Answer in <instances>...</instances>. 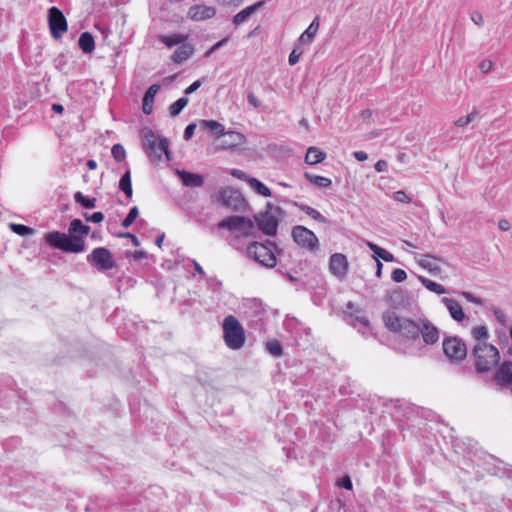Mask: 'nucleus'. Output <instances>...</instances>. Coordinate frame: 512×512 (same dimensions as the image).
Masks as SVG:
<instances>
[{
  "label": "nucleus",
  "mask_w": 512,
  "mask_h": 512,
  "mask_svg": "<svg viewBox=\"0 0 512 512\" xmlns=\"http://www.w3.org/2000/svg\"><path fill=\"white\" fill-rule=\"evenodd\" d=\"M90 232V227L85 225L80 219H73L68 228V234L53 231L45 235L46 243L65 253H82L86 249V243L83 237Z\"/></svg>",
  "instance_id": "obj_1"
},
{
  "label": "nucleus",
  "mask_w": 512,
  "mask_h": 512,
  "mask_svg": "<svg viewBox=\"0 0 512 512\" xmlns=\"http://www.w3.org/2000/svg\"><path fill=\"white\" fill-rule=\"evenodd\" d=\"M382 319L385 327L393 333L399 334L407 341H417L419 339V331L421 325V317L413 320L407 317H400L392 310L384 311Z\"/></svg>",
  "instance_id": "obj_2"
},
{
  "label": "nucleus",
  "mask_w": 512,
  "mask_h": 512,
  "mask_svg": "<svg viewBox=\"0 0 512 512\" xmlns=\"http://www.w3.org/2000/svg\"><path fill=\"white\" fill-rule=\"evenodd\" d=\"M477 373H484L496 367L500 361L498 349L487 342H477L472 350Z\"/></svg>",
  "instance_id": "obj_3"
},
{
  "label": "nucleus",
  "mask_w": 512,
  "mask_h": 512,
  "mask_svg": "<svg viewBox=\"0 0 512 512\" xmlns=\"http://www.w3.org/2000/svg\"><path fill=\"white\" fill-rule=\"evenodd\" d=\"M272 247L276 248V243L269 240L266 243L252 242L248 245L246 253L249 258L262 266L274 268L277 264V259L272 251Z\"/></svg>",
  "instance_id": "obj_4"
},
{
  "label": "nucleus",
  "mask_w": 512,
  "mask_h": 512,
  "mask_svg": "<svg viewBox=\"0 0 512 512\" xmlns=\"http://www.w3.org/2000/svg\"><path fill=\"white\" fill-rule=\"evenodd\" d=\"M223 333L227 347L232 350H238L243 347L245 343V331L235 316L229 315L224 319Z\"/></svg>",
  "instance_id": "obj_5"
},
{
  "label": "nucleus",
  "mask_w": 512,
  "mask_h": 512,
  "mask_svg": "<svg viewBox=\"0 0 512 512\" xmlns=\"http://www.w3.org/2000/svg\"><path fill=\"white\" fill-rule=\"evenodd\" d=\"M143 149L150 157L161 159L162 154H165L167 159L170 160L169 142L167 138L157 139L154 132L149 128L142 130Z\"/></svg>",
  "instance_id": "obj_6"
},
{
  "label": "nucleus",
  "mask_w": 512,
  "mask_h": 512,
  "mask_svg": "<svg viewBox=\"0 0 512 512\" xmlns=\"http://www.w3.org/2000/svg\"><path fill=\"white\" fill-rule=\"evenodd\" d=\"M218 205L235 212H242L246 209L248 203L240 191L227 186L221 188L216 194Z\"/></svg>",
  "instance_id": "obj_7"
},
{
  "label": "nucleus",
  "mask_w": 512,
  "mask_h": 512,
  "mask_svg": "<svg viewBox=\"0 0 512 512\" xmlns=\"http://www.w3.org/2000/svg\"><path fill=\"white\" fill-rule=\"evenodd\" d=\"M282 213V209L278 206L274 207L272 204H267V210L258 216H255V221L259 229L268 236H275L279 220L277 214Z\"/></svg>",
  "instance_id": "obj_8"
},
{
  "label": "nucleus",
  "mask_w": 512,
  "mask_h": 512,
  "mask_svg": "<svg viewBox=\"0 0 512 512\" xmlns=\"http://www.w3.org/2000/svg\"><path fill=\"white\" fill-rule=\"evenodd\" d=\"M218 228L238 231L245 237L253 236L255 230L254 222L251 219L238 215L222 219L218 223Z\"/></svg>",
  "instance_id": "obj_9"
},
{
  "label": "nucleus",
  "mask_w": 512,
  "mask_h": 512,
  "mask_svg": "<svg viewBox=\"0 0 512 512\" xmlns=\"http://www.w3.org/2000/svg\"><path fill=\"white\" fill-rule=\"evenodd\" d=\"M442 348L445 356L450 361L459 362L467 356V346L465 342L457 336L444 337Z\"/></svg>",
  "instance_id": "obj_10"
},
{
  "label": "nucleus",
  "mask_w": 512,
  "mask_h": 512,
  "mask_svg": "<svg viewBox=\"0 0 512 512\" xmlns=\"http://www.w3.org/2000/svg\"><path fill=\"white\" fill-rule=\"evenodd\" d=\"M291 236L295 243L301 248L309 251L319 249V240L315 233L302 225H296L292 228Z\"/></svg>",
  "instance_id": "obj_11"
},
{
  "label": "nucleus",
  "mask_w": 512,
  "mask_h": 512,
  "mask_svg": "<svg viewBox=\"0 0 512 512\" xmlns=\"http://www.w3.org/2000/svg\"><path fill=\"white\" fill-rule=\"evenodd\" d=\"M87 261L99 271H107L116 267L112 253L105 247H97L87 256Z\"/></svg>",
  "instance_id": "obj_12"
},
{
  "label": "nucleus",
  "mask_w": 512,
  "mask_h": 512,
  "mask_svg": "<svg viewBox=\"0 0 512 512\" xmlns=\"http://www.w3.org/2000/svg\"><path fill=\"white\" fill-rule=\"evenodd\" d=\"M48 25L51 36L54 39H60L68 30V23L63 12L56 6L48 9Z\"/></svg>",
  "instance_id": "obj_13"
},
{
  "label": "nucleus",
  "mask_w": 512,
  "mask_h": 512,
  "mask_svg": "<svg viewBox=\"0 0 512 512\" xmlns=\"http://www.w3.org/2000/svg\"><path fill=\"white\" fill-rule=\"evenodd\" d=\"M389 304L395 308L411 309L416 304L414 298L406 290L397 288L388 294Z\"/></svg>",
  "instance_id": "obj_14"
},
{
  "label": "nucleus",
  "mask_w": 512,
  "mask_h": 512,
  "mask_svg": "<svg viewBox=\"0 0 512 512\" xmlns=\"http://www.w3.org/2000/svg\"><path fill=\"white\" fill-rule=\"evenodd\" d=\"M492 380L499 390L510 387L512 385V362L504 361L496 370Z\"/></svg>",
  "instance_id": "obj_15"
},
{
  "label": "nucleus",
  "mask_w": 512,
  "mask_h": 512,
  "mask_svg": "<svg viewBox=\"0 0 512 512\" xmlns=\"http://www.w3.org/2000/svg\"><path fill=\"white\" fill-rule=\"evenodd\" d=\"M420 336L426 345H434L439 341L440 330L426 317H421Z\"/></svg>",
  "instance_id": "obj_16"
},
{
  "label": "nucleus",
  "mask_w": 512,
  "mask_h": 512,
  "mask_svg": "<svg viewBox=\"0 0 512 512\" xmlns=\"http://www.w3.org/2000/svg\"><path fill=\"white\" fill-rule=\"evenodd\" d=\"M329 270L331 274L339 279H343L348 272V260L342 253H334L330 256Z\"/></svg>",
  "instance_id": "obj_17"
},
{
  "label": "nucleus",
  "mask_w": 512,
  "mask_h": 512,
  "mask_svg": "<svg viewBox=\"0 0 512 512\" xmlns=\"http://www.w3.org/2000/svg\"><path fill=\"white\" fill-rule=\"evenodd\" d=\"M216 15V8L203 4L192 5L188 10V17L193 21H204Z\"/></svg>",
  "instance_id": "obj_18"
},
{
  "label": "nucleus",
  "mask_w": 512,
  "mask_h": 512,
  "mask_svg": "<svg viewBox=\"0 0 512 512\" xmlns=\"http://www.w3.org/2000/svg\"><path fill=\"white\" fill-rule=\"evenodd\" d=\"M177 176L186 187H201L204 184V177L197 173H192L186 170H177Z\"/></svg>",
  "instance_id": "obj_19"
},
{
  "label": "nucleus",
  "mask_w": 512,
  "mask_h": 512,
  "mask_svg": "<svg viewBox=\"0 0 512 512\" xmlns=\"http://www.w3.org/2000/svg\"><path fill=\"white\" fill-rule=\"evenodd\" d=\"M441 301L455 321L462 322L464 320L465 313L463 312L461 305L455 299L445 297L442 298Z\"/></svg>",
  "instance_id": "obj_20"
},
{
  "label": "nucleus",
  "mask_w": 512,
  "mask_h": 512,
  "mask_svg": "<svg viewBox=\"0 0 512 512\" xmlns=\"http://www.w3.org/2000/svg\"><path fill=\"white\" fill-rule=\"evenodd\" d=\"M159 89H160V85L153 84L145 92V94L143 96V101H142V111L146 115H150L153 112V104H154L155 95L157 94Z\"/></svg>",
  "instance_id": "obj_21"
},
{
  "label": "nucleus",
  "mask_w": 512,
  "mask_h": 512,
  "mask_svg": "<svg viewBox=\"0 0 512 512\" xmlns=\"http://www.w3.org/2000/svg\"><path fill=\"white\" fill-rule=\"evenodd\" d=\"M319 26H320V17L316 16L312 20V22L310 23L308 28L300 35V37L298 39V42L300 44H310V43H312L314 38H315V36H316V34H317Z\"/></svg>",
  "instance_id": "obj_22"
},
{
  "label": "nucleus",
  "mask_w": 512,
  "mask_h": 512,
  "mask_svg": "<svg viewBox=\"0 0 512 512\" xmlns=\"http://www.w3.org/2000/svg\"><path fill=\"white\" fill-rule=\"evenodd\" d=\"M350 324L363 335L367 336L371 332L370 321L366 316L349 314Z\"/></svg>",
  "instance_id": "obj_23"
},
{
  "label": "nucleus",
  "mask_w": 512,
  "mask_h": 512,
  "mask_svg": "<svg viewBox=\"0 0 512 512\" xmlns=\"http://www.w3.org/2000/svg\"><path fill=\"white\" fill-rule=\"evenodd\" d=\"M263 4V1H259L244 8L233 17V24L238 26L247 21L252 14H254L260 7L263 6Z\"/></svg>",
  "instance_id": "obj_24"
},
{
  "label": "nucleus",
  "mask_w": 512,
  "mask_h": 512,
  "mask_svg": "<svg viewBox=\"0 0 512 512\" xmlns=\"http://www.w3.org/2000/svg\"><path fill=\"white\" fill-rule=\"evenodd\" d=\"M194 52L191 44L182 43L173 53L171 59L174 63L180 64L186 61Z\"/></svg>",
  "instance_id": "obj_25"
},
{
  "label": "nucleus",
  "mask_w": 512,
  "mask_h": 512,
  "mask_svg": "<svg viewBox=\"0 0 512 512\" xmlns=\"http://www.w3.org/2000/svg\"><path fill=\"white\" fill-rule=\"evenodd\" d=\"M199 128L203 131H209L213 135L222 136L225 135L224 126L215 120H201L199 122Z\"/></svg>",
  "instance_id": "obj_26"
},
{
  "label": "nucleus",
  "mask_w": 512,
  "mask_h": 512,
  "mask_svg": "<svg viewBox=\"0 0 512 512\" xmlns=\"http://www.w3.org/2000/svg\"><path fill=\"white\" fill-rule=\"evenodd\" d=\"M78 46L85 54H90L95 50V40L90 32H83L79 36Z\"/></svg>",
  "instance_id": "obj_27"
},
{
  "label": "nucleus",
  "mask_w": 512,
  "mask_h": 512,
  "mask_svg": "<svg viewBox=\"0 0 512 512\" xmlns=\"http://www.w3.org/2000/svg\"><path fill=\"white\" fill-rule=\"evenodd\" d=\"M326 158V153L317 147H309L305 155V163L308 165H316Z\"/></svg>",
  "instance_id": "obj_28"
},
{
  "label": "nucleus",
  "mask_w": 512,
  "mask_h": 512,
  "mask_svg": "<svg viewBox=\"0 0 512 512\" xmlns=\"http://www.w3.org/2000/svg\"><path fill=\"white\" fill-rule=\"evenodd\" d=\"M369 249L374 253L373 258L377 262V260L382 259L385 262H393L395 260L392 253L388 252L384 248L378 246L375 243L368 242L367 243Z\"/></svg>",
  "instance_id": "obj_29"
},
{
  "label": "nucleus",
  "mask_w": 512,
  "mask_h": 512,
  "mask_svg": "<svg viewBox=\"0 0 512 512\" xmlns=\"http://www.w3.org/2000/svg\"><path fill=\"white\" fill-rule=\"evenodd\" d=\"M294 205L298 207L301 211L306 213L308 216H310L312 219L323 224L328 223V220L319 211L308 206L307 204L295 202Z\"/></svg>",
  "instance_id": "obj_30"
},
{
  "label": "nucleus",
  "mask_w": 512,
  "mask_h": 512,
  "mask_svg": "<svg viewBox=\"0 0 512 512\" xmlns=\"http://www.w3.org/2000/svg\"><path fill=\"white\" fill-rule=\"evenodd\" d=\"M119 189L126 195L127 198H131L133 195V188L131 183V172L128 169L120 178Z\"/></svg>",
  "instance_id": "obj_31"
},
{
  "label": "nucleus",
  "mask_w": 512,
  "mask_h": 512,
  "mask_svg": "<svg viewBox=\"0 0 512 512\" xmlns=\"http://www.w3.org/2000/svg\"><path fill=\"white\" fill-rule=\"evenodd\" d=\"M304 177L309 182L313 183L314 185H316V186H318L320 188H329L332 185V180L330 178H327V177H324V176L315 175V174L310 173V172H305L304 173Z\"/></svg>",
  "instance_id": "obj_32"
},
{
  "label": "nucleus",
  "mask_w": 512,
  "mask_h": 512,
  "mask_svg": "<svg viewBox=\"0 0 512 512\" xmlns=\"http://www.w3.org/2000/svg\"><path fill=\"white\" fill-rule=\"evenodd\" d=\"M248 184L253 190L264 197H270L272 195L271 190L257 178L252 177L248 179Z\"/></svg>",
  "instance_id": "obj_33"
},
{
  "label": "nucleus",
  "mask_w": 512,
  "mask_h": 512,
  "mask_svg": "<svg viewBox=\"0 0 512 512\" xmlns=\"http://www.w3.org/2000/svg\"><path fill=\"white\" fill-rule=\"evenodd\" d=\"M159 40L165 44L167 47L171 48L176 45L184 43L186 37L182 34H172V35H162L159 37Z\"/></svg>",
  "instance_id": "obj_34"
},
{
  "label": "nucleus",
  "mask_w": 512,
  "mask_h": 512,
  "mask_svg": "<svg viewBox=\"0 0 512 512\" xmlns=\"http://www.w3.org/2000/svg\"><path fill=\"white\" fill-rule=\"evenodd\" d=\"M419 280L425 286V288H427L431 292H434L439 295L446 293L445 287L435 281H432L423 276H419Z\"/></svg>",
  "instance_id": "obj_35"
},
{
  "label": "nucleus",
  "mask_w": 512,
  "mask_h": 512,
  "mask_svg": "<svg viewBox=\"0 0 512 512\" xmlns=\"http://www.w3.org/2000/svg\"><path fill=\"white\" fill-rule=\"evenodd\" d=\"M74 201L86 209L95 208L97 202L96 198H88L79 191L74 193Z\"/></svg>",
  "instance_id": "obj_36"
},
{
  "label": "nucleus",
  "mask_w": 512,
  "mask_h": 512,
  "mask_svg": "<svg viewBox=\"0 0 512 512\" xmlns=\"http://www.w3.org/2000/svg\"><path fill=\"white\" fill-rule=\"evenodd\" d=\"M188 102H189V99L186 96L181 97L178 100H176L169 107L170 116L171 117L178 116L182 112V110L187 106Z\"/></svg>",
  "instance_id": "obj_37"
},
{
  "label": "nucleus",
  "mask_w": 512,
  "mask_h": 512,
  "mask_svg": "<svg viewBox=\"0 0 512 512\" xmlns=\"http://www.w3.org/2000/svg\"><path fill=\"white\" fill-rule=\"evenodd\" d=\"M266 350L274 357L283 355V347L278 340H270L266 343Z\"/></svg>",
  "instance_id": "obj_38"
},
{
  "label": "nucleus",
  "mask_w": 512,
  "mask_h": 512,
  "mask_svg": "<svg viewBox=\"0 0 512 512\" xmlns=\"http://www.w3.org/2000/svg\"><path fill=\"white\" fill-rule=\"evenodd\" d=\"M10 229L17 235H20V236H28V235H33L35 233V230L31 227H28L26 225H23V224H16V223H11L10 224Z\"/></svg>",
  "instance_id": "obj_39"
},
{
  "label": "nucleus",
  "mask_w": 512,
  "mask_h": 512,
  "mask_svg": "<svg viewBox=\"0 0 512 512\" xmlns=\"http://www.w3.org/2000/svg\"><path fill=\"white\" fill-rule=\"evenodd\" d=\"M472 336L478 342H486L488 329L485 326H477L472 329Z\"/></svg>",
  "instance_id": "obj_40"
},
{
  "label": "nucleus",
  "mask_w": 512,
  "mask_h": 512,
  "mask_svg": "<svg viewBox=\"0 0 512 512\" xmlns=\"http://www.w3.org/2000/svg\"><path fill=\"white\" fill-rule=\"evenodd\" d=\"M114 160L118 163L124 161L126 158V151L121 144H114L111 149Z\"/></svg>",
  "instance_id": "obj_41"
},
{
  "label": "nucleus",
  "mask_w": 512,
  "mask_h": 512,
  "mask_svg": "<svg viewBox=\"0 0 512 512\" xmlns=\"http://www.w3.org/2000/svg\"><path fill=\"white\" fill-rule=\"evenodd\" d=\"M139 215L138 207L134 206L130 209L127 216L123 219L121 225L124 228L130 227Z\"/></svg>",
  "instance_id": "obj_42"
},
{
  "label": "nucleus",
  "mask_w": 512,
  "mask_h": 512,
  "mask_svg": "<svg viewBox=\"0 0 512 512\" xmlns=\"http://www.w3.org/2000/svg\"><path fill=\"white\" fill-rule=\"evenodd\" d=\"M478 116V111L476 109H473L471 113H469L467 116L458 118L454 124L458 127H464L468 124H470L472 121L475 120V118Z\"/></svg>",
  "instance_id": "obj_43"
},
{
  "label": "nucleus",
  "mask_w": 512,
  "mask_h": 512,
  "mask_svg": "<svg viewBox=\"0 0 512 512\" xmlns=\"http://www.w3.org/2000/svg\"><path fill=\"white\" fill-rule=\"evenodd\" d=\"M301 45L299 42L298 44H296L293 48V50L291 51L289 57H288V62L291 66H294L295 64L298 63L299 59H300V56L302 55L303 53V50L301 48Z\"/></svg>",
  "instance_id": "obj_44"
},
{
  "label": "nucleus",
  "mask_w": 512,
  "mask_h": 512,
  "mask_svg": "<svg viewBox=\"0 0 512 512\" xmlns=\"http://www.w3.org/2000/svg\"><path fill=\"white\" fill-rule=\"evenodd\" d=\"M83 217L87 222L100 223L104 219V214L102 212H94L93 214L83 213Z\"/></svg>",
  "instance_id": "obj_45"
},
{
  "label": "nucleus",
  "mask_w": 512,
  "mask_h": 512,
  "mask_svg": "<svg viewBox=\"0 0 512 512\" xmlns=\"http://www.w3.org/2000/svg\"><path fill=\"white\" fill-rule=\"evenodd\" d=\"M391 278L394 282L400 283L407 278V274L403 269L396 268L392 271Z\"/></svg>",
  "instance_id": "obj_46"
},
{
  "label": "nucleus",
  "mask_w": 512,
  "mask_h": 512,
  "mask_svg": "<svg viewBox=\"0 0 512 512\" xmlns=\"http://www.w3.org/2000/svg\"><path fill=\"white\" fill-rule=\"evenodd\" d=\"M337 485L340 488H343V489H346V490H352L353 489L352 480H351L350 476H348V475H345V476L341 477L338 480Z\"/></svg>",
  "instance_id": "obj_47"
},
{
  "label": "nucleus",
  "mask_w": 512,
  "mask_h": 512,
  "mask_svg": "<svg viewBox=\"0 0 512 512\" xmlns=\"http://www.w3.org/2000/svg\"><path fill=\"white\" fill-rule=\"evenodd\" d=\"M228 42V38L225 37L223 38L222 40L218 41L217 43H215L214 45H212L206 52H205V56L208 57L210 56L212 53H214L215 51H217L218 49H220L221 47H223L226 43Z\"/></svg>",
  "instance_id": "obj_48"
},
{
  "label": "nucleus",
  "mask_w": 512,
  "mask_h": 512,
  "mask_svg": "<svg viewBox=\"0 0 512 512\" xmlns=\"http://www.w3.org/2000/svg\"><path fill=\"white\" fill-rule=\"evenodd\" d=\"M492 313H493L494 317L496 318V320L501 325L506 324V315L504 314V312L501 309L494 307V308H492Z\"/></svg>",
  "instance_id": "obj_49"
},
{
  "label": "nucleus",
  "mask_w": 512,
  "mask_h": 512,
  "mask_svg": "<svg viewBox=\"0 0 512 512\" xmlns=\"http://www.w3.org/2000/svg\"><path fill=\"white\" fill-rule=\"evenodd\" d=\"M462 296L468 301V302H471L473 304H476V305H482L483 304V300L475 295H473L472 293L470 292H462Z\"/></svg>",
  "instance_id": "obj_50"
},
{
  "label": "nucleus",
  "mask_w": 512,
  "mask_h": 512,
  "mask_svg": "<svg viewBox=\"0 0 512 512\" xmlns=\"http://www.w3.org/2000/svg\"><path fill=\"white\" fill-rule=\"evenodd\" d=\"M196 127H197L196 123H190L186 126V128L184 130V135H183V137L186 141L190 140L193 137Z\"/></svg>",
  "instance_id": "obj_51"
},
{
  "label": "nucleus",
  "mask_w": 512,
  "mask_h": 512,
  "mask_svg": "<svg viewBox=\"0 0 512 512\" xmlns=\"http://www.w3.org/2000/svg\"><path fill=\"white\" fill-rule=\"evenodd\" d=\"M394 199L402 203H410L411 198L404 191H396L394 193Z\"/></svg>",
  "instance_id": "obj_52"
},
{
  "label": "nucleus",
  "mask_w": 512,
  "mask_h": 512,
  "mask_svg": "<svg viewBox=\"0 0 512 512\" xmlns=\"http://www.w3.org/2000/svg\"><path fill=\"white\" fill-rule=\"evenodd\" d=\"M230 174L239 180L246 181L247 183H248V179L252 178V177L248 176L245 172H243L242 170H239V169H232Z\"/></svg>",
  "instance_id": "obj_53"
},
{
  "label": "nucleus",
  "mask_w": 512,
  "mask_h": 512,
  "mask_svg": "<svg viewBox=\"0 0 512 512\" xmlns=\"http://www.w3.org/2000/svg\"><path fill=\"white\" fill-rule=\"evenodd\" d=\"M227 135L233 139V141L231 143L227 144V146H229V147H232V146L240 143L243 139V135L238 132L231 131V132H228Z\"/></svg>",
  "instance_id": "obj_54"
},
{
  "label": "nucleus",
  "mask_w": 512,
  "mask_h": 512,
  "mask_svg": "<svg viewBox=\"0 0 512 512\" xmlns=\"http://www.w3.org/2000/svg\"><path fill=\"white\" fill-rule=\"evenodd\" d=\"M118 237L120 238H128V240H131L132 244L135 247H138L140 245L139 239L130 232H122L118 234Z\"/></svg>",
  "instance_id": "obj_55"
},
{
  "label": "nucleus",
  "mask_w": 512,
  "mask_h": 512,
  "mask_svg": "<svg viewBox=\"0 0 512 512\" xmlns=\"http://www.w3.org/2000/svg\"><path fill=\"white\" fill-rule=\"evenodd\" d=\"M247 101L254 108H259L261 106V102L259 101V99L255 96V94L253 92L248 93Z\"/></svg>",
  "instance_id": "obj_56"
},
{
  "label": "nucleus",
  "mask_w": 512,
  "mask_h": 512,
  "mask_svg": "<svg viewBox=\"0 0 512 512\" xmlns=\"http://www.w3.org/2000/svg\"><path fill=\"white\" fill-rule=\"evenodd\" d=\"M492 66V62L490 60L485 59L480 62L479 69L482 73L486 74L492 69Z\"/></svg>",
  "instance_id": "obj_57"
},
{
  "label": "nucleus",
  "mask_w": 512,
  "mask_h": 512,
  "mask_svg": "<svg viewBox=\"0 0 512 512\" xmlns=\"http://www.w3.org/2000/svg\"><path fill=\"white\" fill-rule=\"evenodd\" d=\"M202 85V80H196L194 81L190 86H188L184 93L186 95H189V94H192L194 93L197 89H199V87Z\"/></svg>",
  "instance_id": "obj_58"
},
{
  "label": "nucleus",
  "mask_w": 512,
  "mask_h": 512,
  "mask_svg": "<svg viewBox=\"0 0 512 512\" xmlns=\"http://www.w3.org/2000/svg\"><path fill=\"white\" fill-rule=\"evenodd\" d=\"M471 20L478 26H481L484 23L483 16L478 11H474L471 13Z\"/></svg>",
  "instance_id": "obj_59"
},
{
  "label": "nucleus",
  "mask_w": 512,
  "mask_h": 512,
  "mask_svg": "<svg viewBox=\"0 0 512 512\" xmlns=\"http://www.w3.org/2000/svg\"><path fill=\"white\" fill-rule=\"evenodd\" d=\"M128 255H131L136 261L146 259L148 257V253L145 251L129 252Z\"/></svg>",
  "instance_id": "obj_60"
},
{
  "label": "nucleus",
  "mask_w": 512,
  "mask_h": 512,
  "mask_svg": "<svg viewBox=\"0 0 512 512\" xmlns=\"http://www.w3.org/2000/svg\"><path fill=\"white\" fill-rule=\"evenodd\" d=\"M388 169V163L385 160H378L375 164V170L377 172H386Z\"/></svg>",
  "instance_id": "obj_61"
},
{
  "label": "nucleus",
  "mask_w": 512,
  "mask_h": 512,
  "mask_svg": "<svg viewBox=\"0 0 512 512\" xmlns=\"http://www.w3.org/2000/svg\"><path fill=\"white\" fill-rule=\"evenodd\" d=\"M55 66L60 68L66 64V58L64 54H59L55 59Z\"/></svg>",
  "instance_id": "obj_62"
},
{
  "label": "nucleus",
  "mask_w": 512,
  "mask_h": 512,
  "mask_svg": "<svg viewBox=\"0 0 512 512\" xmlns=\"http://www.w3.org/2000/svg\"><path fill=\"white\" fill-rule=\"evenodd\" d=\"M498 228L501 231H508L510 229V222L506 219H502L498 222Z\"/></svg>",
  "instance_id": "obj_63"
},
{
  "label": "nucleus",
  "mask_w": 512,
  "mask_h": 512,
  "mask_svg": "<svg viewBox=\"0 0 512 512\" xmlns=\"http://www.w3.org/2000/svg\"><path fill=\"white\" fill-rule=\"evenodd\" d=\"M359 311V308L353 302L349 301L346 304V312L353 314V312L358 313Z\"/></svg>",
  "instance_id": "obj_64"
}]
</instances>
